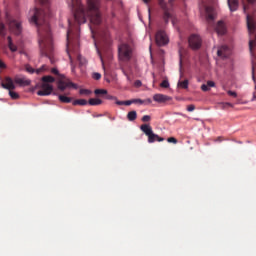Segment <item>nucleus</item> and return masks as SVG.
I'll use <instances>...</instances> for the list:
<instances>
[{
  "mask_svg": "<svg viewBox=\"0 0 256 256\" xmlns=\"http://www.w3.org/2000/svg\"><path fill=\"white\" fill-rule=\"evenodd\" d=\"M38 45L42 57H49L53 53V38L51 37V30L49 27L38 29Z\"/></svg>",
  "mask_w": 256,
  "mask_h": 256,
  "instance_id": "1",
  "label": "nucleus"
},
{
  "mask_svg": "<svg viewBox=\"0 0 256 256\" xmlns=\"http://www.w3.org/2000/svg\"><path fill=\"white\" fill-rule=\"evenodd\" d=\"M71 8L74 12V18L75 21H77V23L79 25L83 24V23H87V15H89V12L85 11V7H83V5H81V1L80 0H71Z\"/></svg>",
  "mask_w": 256,
  "mask_h": 256,
  "instance_id": "2",
  "label": "nucleus"
},
{
  "mask_svg": "<svg viewBox=\"0 0 256 256\" xmlns=\"http://www.w3.org/2000/svg\"><path fill=\"white\" fill-rule=\"evenodd\" d=\"M87 5L90 15V21L94 25H99L101 23V12H99V7H101V0H87Z\"/></svg>",
  "mask_w": 256,
  "mask_h": 256,
  "instance_id": "3",
  "label": "nucleus"
},
{
  "mask_svg": "<svg viewBox=\"0 0 256 256\" xmlns=\"http://www.w3.org/2000/svg\"><path fill=\"white\" fill-rule=\"evenodd\" d=\"M28 20L29 23L32 25H36V27H39L44 21H45V13L43 10H39L37 8H33L28 13Z\"/></svg>",
  "mask_w": 256,
  "mask_h": 256,
  "instance_id": "4",
  "label": "nucleus"
},
{
  "mask_svg": "<svg viewBox=\"0 0 256 256\" xmlns=\"http://www.w3.org/2000/svg\"><path fill=\"white\" fill-rule=\"evenodd\" d=\"M118 57L120 61H131L133 57V48L127 43H122L118 46Z\"/></svg>",
  "mask_w": 256,
  "mask_h": 256,
  "instance_id": "5",
  "label": "nucleus"
},
{
  "mask_svg": "<svg viewBox=\"0 0 256 256\" xmlns=\"http://www.w3.org/2000/svg\"><path fill=\"white\" fill-rule=\"evenodd\" d=\"M140 129L148 137V143H155V141H158L161 143V141H165L164 138L159 137V135L153 133V128L149 124L141 125Z\"/></svg>",
  "mask_w": 256,
  "mask_h": 256,
  "instance_id": "6",
  "label": "nucleus"
},
{
  "mask_svg": "<svg viewBox=\"0 0 256 256\" xmlns=\"http://www.w3.org/2000/svg\"><path fill=\"white\" fill-rule=\"evenodd\" d=\"M199 9L201 15H204L207 21H213V19H215V15H217V13L215 12V8L207 5L205 2H202L199 5Z\"/></svg>",
  "mask_w": 256,
  "mask_h": 256,
  "instance_id": "7",
  "label": "nucleus"
},
{
  "mask_svg": "<svg viewBox=\"0 0 256 256\" xmlns=\"http://www.w3.org/2000/svg\"><path fill=\"white\" fill-rule=\"evenodd\" d=\"M8 27L12 35H16L17 37H19V35L23 33V26L21 25V21L15 18H11L8 20Z\"/></svg>",
  "mask_w": 256,
  "mask_h": 256,
  "instance_id": "8",
  "label": "nucleus"
},
{
  "mask_svg": "<svg viewBox=\"0 0 256 256\" xmlns=\"http://www.w3.org/2000/svg\"><path fill=\"white\" fill-rule=\"evenodd\" d=\"M173 1L175 0H168V3L165 4L164 0H159V5L164 11L163 19L165 23H169V19L173 17V15L171 14V9H173Z\"/></svg>",
  "mask_w": 256,
  "mask_h": 256,
  "instance_id": "9",
  "label": "nucleus"
},
{
  "mask_svg": "<svg viewBox=\"0 0 256 256\" xmlns=\"http://www.w3.org/2000/svg\"><path fill=\"white\" fill-rule=\"evenodd\" d=\"M155 39H156V44L158 45V47H164V45L169 44V36L163 30H159L156 33Z\"/></svg>",
  "mask_w": 256,
  "mask_h": 256,
  "instance_id": "10",
  "label": "nucleus"
},
{
  "mask_svg": "<svg viewBox=\"0 0 256 256\" xmlns=\"http://www.w3.org/2000/svg\"><path fill=\"white\" fill-rule=\"evenodd\" d=\"M189 47L193 49V51H197V49H201V45L203 41L201 40V36L197 34H193L188 39Z\"/></svg>",
  "mask_w": 256,
  "mask_h": 256,
  "instance_id": "11",
  "label": "nucleus"
},
{
  "mask_svg": "<svg viewBox=\"0 0 256 256\" xmlns=\"http://www.w3.org/2000/svg\"><path fill=\"white\" fill-rule=\"evenodd\" d=\"M57 85H58V89L60 91H65V89H69L71 87L73 89H77V87H78L77 84L71 82V80H69L67 78L59 80Z\"/></svg>",
  "mask_w": 256,
  "mask_h": 256,
  "instance_id": "12",
  "label": "nucleus"
},
{
  "mask_svg": "<svg viewBox=\"0 0 256 256\" xmlns=\"http://www.w3.org/2000/svg\"><path fill=\"white\" fill-rule=\"evenodd\" d=\"M51 93H53V85L49 83H43L41 85V90L37 92V95L40 97H45L47 95H51Z\"/></svg>",
  "mask_w": 256,
  "mask_h": 256,
  "instance_id": "13",
  "label": "nucleus"
},
{
  "mask_svg": "<svg viewBox=\"0 0 256 256\" xmlns=\"http://www.w3.org/2000/svg\"><path fill=\"white\" fill-rule=\"evenodd\" d=\"M217 55H218V57H221V59H227V57H229V55H231V48L223 45L218 48Z\"/></svg>",
  "mask_w": 256,
  "mask_h": 256,
  "instance_id": "14",
  "label": "nucleus"
},
{
  "mask_svg": "<svg viewBox=\"0 0 256 256\" xmlns=\"http://www.w3.org/2000/svg\"><path fill=\"white\" fill-rule=\"evenodd\" d=\"M14 83L20 85V87H28V85H31V80L27 79L25 76H16Z\"/></svg>",
  "mask_w": 256,
  "mask_h": 256,
  "instance_id": "15",
  "label": "nucleus"
},
{
  "mask_svg": "<svg viewBox=\"0 0 256 256\" xmlns=\"http://www.w3.org/2000/svg\"><path fill=\"white\" fill-rule=\"evenodd\" d=\"M153 101L156 103H167V101H171V97L165 94H154Z\"/></svg>",
  "mask_w": 256,
  "mask_h": 256,
  "instance_id": "16",
  "label": "nucleus"
},
{
  "mask_svg": "<svg viewBox=\"0 0 256 256\" xmlns=\"http://www.w3.org/2000/svg\"><path fill=\"white\" fill-rule=\"evenodd\" d=\"M3 89H8V91H13L15 89V82H13V79L7 77L5 79V82L1 84Z\"/></svg>",
  "mask_w": 256,
  "mask_h": 256,
  "instance_id": "17",
  "label": "nucleus"
},
{
  "mask_svg": "<svg viewBox=\"0 0 256 256\" xmlns=\"http://www.w3.org/2000/svg\"><path fill=\"white\" fill-rule=\"evenodd\" d=\"M215 29L218 35H225V33H227V26H225L223 21H219Z\"/></svg>",
  "mask_w": 256,
  "mask_h": 256,
  "instance_id": "18",
  "label": "nucleus"
},
{
  "mask_svg": "<svg viewBox=\"0 0 256 256\" xmlns=\"http://www.w3.org/2000/svg\"><path fill=\"white\" fill-rule=\"evenodd\" d=\"M228 6L231 12L239 9V0H228Z\"/></svg>",
  "mask_w": 256,
  "mask_h": 256,
  "instance_id": "19",
  "label": "nucleus"
},
{
  "mask_svg": "<svg viewBox=\"0 0 256 256\" xmlns=\"http://www.w3.org/2000/svg\"><path fill=\"white\" fill-rule=\"evenodd\" d=\"M7 40H8V49H10L12 53H16V51L18 50V47L13 43V38H11V36H8Z\"/></svg>",
  "mask_w": 256,
  "mask_h": 256,
  "instance_id": "20",
  "label": "nucleus"
},
{
  "mask_svg": "<svg viewBox=\"0 0 256 256\" xmlns=\"http://www.w3.org/2000/svg\"><path fill=\"white\" fill-rule=\"evenodd\" d=\"M127 119L128 121H135V119H137V111L133 110L128 112Z\"/></svg>",
  "mask_w": 256,
  "mask_h": 256,
  "instance_id": "21",
  "label": "nucleus"
},
{
  "mask_svg": "<svg viewBox=\"0 0 256 256\" xmlns=\"http://www.w3.org/2000/svg\"><path fill=\"white\" fill-rule=\"evenodd\" d=\"M88 103H89V105L96 106V105H101V103H103V101L99 98H91V99H89Z\"/></svg>",
  "mask_w": 256,
  "mask_h": 256,
  "instance_id": "22",
  "label": "nucleus"
},
{
  "mask_svg": "<svg viewBox=\"0 0 256 256\" xmlns=\"http://www.w3.org/2000/svg\"><path fill=\"white\" fill-rule=\"evenodd\" d=\"M58 99L61 103H71V101H73L72 98H69L65 95H58Z\"/></svg>",
  "mask_w": 256,
  "mask_h": 256,
  "instance_id": "23",
  "label": "nucleus"
},
{
  "mask_svg": "<svg viewBox=\"0 0 256 256\" xmlns=\"http://www.w3.org/2000/svg\"><path fill=\"white\" fill-rule=\"evenodd\" d=\"M178 87L181 89H188L189 88V80L178 81Z\"/></svg>",
  "mask_w": 256,
  "mask_h": 256,
  "instance_id": "24",
  "label": "nucleus"
},
{
  "mask_svg": "<svg viewBox=\"0 0 256 256\" xmlns=\"http://www.w3.org/2000/svg\"><path fill=\"white\" fill-rule=\"evenodd\" d=\"M72 105H82V106H84V105H87V100H85V99L74 100L72 102Z\"/></svg>",
  "mask_w": 256,
  "mask_h": 256,
  "instance_id": "25",
  "label": "nucleus"
},
{
  "mask_svg": "<svg viewBox=\"0 0 256 256\" xmlns=\"http://www.w3.org/2000/svg\"><path fill=\"white\" fill-rule=\"evenodd\" d=\"M42 81L43 83H54L55 78H53L52 76H44L42 77Z\"/></svg>",
  "mask_w": 256,
  "mask_h": 256,
  "instance_id": "26",
  "label": "nucleus"
},
{
  "mask_svg": "<svg viewBox=\"0 0 256 256\" xmlns=\"http://www.w3.org/2000/svg\"><path fill=\"white\" fill-rule=\"evenodd\" d=\"M0 35H2V37H5V35H7V30L5 29V24L0 23Z\"/></svg>",
  "mask_w": 256,
  "mask_h": 256,
  "instance_id": "27",
  "label": "nucleus"
},
{
  "mask_svg": "<svg viewBox=\"0 0 256 256\" xmlns=\"http://www.w3.org/2000/svg\"><path fill=\"white\" fill-rule=\"evenodd\" d=\"M95 95H107V90L105 89H96L94 91Z\"/></svg>",
  "mask_w": 256,
  "mask_h": 256,
  "instance_id": "28",
  "label": "nucleus"
},
{
  "mask_svg": "<svg viewBox=\"0 0 256 256\" xmlns=\"http://www.w3.org/2000/svg\"><path fill=\"white\" fill-rule=\"evenodd\" d=\"M9 95L11 99H19V94L15 91L9 90Z\"/></svg>",
  "mask_w": 256,
  "mask_h": 256,
  "instance_id": "29",
  "label": "nucleus"
},
{
  "mask_svg": "<svg viewBox=\"0 0 256 256\" xmlns=\"http://www.w3.org/2000/svg\"><path fill=\"white\" fill-rule=\"evenodd\" d=\"M160 87H163L164 89H169V80H163L162 83L160 84Z\"/></svg>",
  "mask_w": 256,
  "mask_h": 256,
  "instance_id": "30",
  "label": "nucleus"
},
{
  "mask_svg": "<svg viewBox=\"0 0 256 256\" xmlns=\"http://www.w3.org/2000/svg\"><path fill=\"white\" fill-rule=\"evenodd\" d=\"M78 61L80 65H87V59L83 58L81 55H78Z\"/></svg>",
  "mask_w": 256,
  "mask_h": 256,
  "instance_id": "31",
  "label": "nucleus"
},
{
  "mask_svg": "<svg viewBox=\"0 0 256 256\" xmlns=\"http://www.w3.org/2000/svg\"><path fill=\"white\" fill-rule=\"evenodd\" d=\"M43 71H47V66L43 65L42 67L35 70V73L39 75L40 73H43Z\"/></svg>",
  "mask_w": 256,
  "mask_h": 256,
  "instance_id": "32",
  "label": "nucleus"
},
{
  "mask_svg": "<svg viewBox=\"0 0 256 256\" xmlns=\"http://www.w3.org/2000/svg\"><path fill=\"white\" fill-rule=\"evenodd\" d=\"M80 95H91V90L89 89H80Z\"/></svg>",
  "mask_w": 256,
  "mask_h": 256,
  "instance_id": "33",
  "label": "nucleus"
},
{
  "mask_svg": "<svg viewBox=\"0 0 256 256\" xmlns=\"http://www.w3.org/2000/svg\"><path fill=\"white\" fill-rule=\"evenodd\" d=\"M179 56H180V69H181V67L183 66V59H182V57H183V48L179 49Z\"/></svg>",
  "mask_w": 256,
  "mask_h": 256,
  "instance_id": "34",
  "label": "nucleus"
},
{
  "mask_svg": "<svg viewBox=\"0 0 256 256\" xmlns=\"http://www.w3.org/2000/svg\"><path fill=\"white\" fill-rule=\"evenodd\" d=\"M26 71L27 73H30L33 75V73H35V69L33 67H31L30 65H26Z\"/></svg>",
  "mask_w": 256,
  "mask_h": 256,
  "instance_id": "35",
  "label": "nucleus"
},
{
  "mask_svg": "<svg viewBox=\"0 0 256 256\" xmlns=\"http://www.w3.org/2000/svg\"><path fill=\"white\" fill-rule=\"evenodd\" d=\"M93 79H95L96 81H99V79H101V73L99 72H95L92 75Z\"/></svg>",
  "mask_w": 256,
  "mask_h": 256,
  "instance_id": "36",
  "label": "nucleus"
},
{
  "mask_svg": "<svg viewBox=\"0 0 256 256\" xmlns=\"http://www.w3.org/2000/svg\"><path fill=\"white\" fill-rule=\"evenodd\" d=\"M142 121H143L144 123H148V121H151V116H149V115H144V116L142 117Z\"/></svg>",
  "mask_w": 256,
  "mask_h": 256,
  "instance_id": "37",
  "label": "nucleus"
},
{
  "mask_svg": "<svg viewBox=\"0 0 256 256\" xmlns=\"http://www.w3.org/2000/svg\"><path fill=\"white\" fill-rule=\"evenodd\" d=\"M132 103H139V105H143L145 103V101L137 98V99H132Z\"/></svg>",
  "mask_w": 256,
  "mask_h": 256,
  "instance_id": "38",
  "label": "nucleus"
},
{
  "mask_svg": "<svg viewBox=\"0 0 256 256\" xmlns=\"http://www.w3.org/2000/svg\"><path fill=\"white\" fill-rule=\"evenodd\" d=\"M227 93L230 95V97L237 98V92L229 90Z\"/></svg>",
  "mask_w": 256,
  "mask_h": 256,
  "instance_id": "39",
  "label": "nucleus"
},
{
  "mask_svg": "<svg viewBox=\"0 0 256 256\" xmlns=\"http://www.w3.org/2000/svg\"><path fill=\"white\" fill-rule=\"evenodd\" d=\"M187 111H189V113L195 111V105L191 104L187 107Z\"/></svg>",
  "mask_w": 256,
  "mask_h": 256,
  "instance_id": "40",
  "label": "nucleus"
},
{
  "mask_svg": "<svg viewBox=\"0 0 256 256\" xmlns=\"http://www.w3.org/2000/svg\"><path fill=\"white\" fill-rule=\"evenodd\" d=\"M144 103L143 105H151V103H153V100H151V98H147L146 100H143Z\"/></svg>",
  "mask_w": 256,
  "mask_h": 256,
  "instance_id": "41",
  "label": "nucleus"
},
{
  "mask_svg": "<svg viewBox=\"0 0 256 256\" xmlns=\"http://www.w3.org/2000/svg\"><path fill=\"white\" fill-rule=\"evenodd\" d=\"M167 141H168V143H174V144L177 143V139H175L174 137L168 138Z\"/></svg>",
  "mask_w": 256,
  "mask_h": 256,
  "instance_id": "42",
  "label": "nucleus"
},
{
  "mask_svg": "<svg viewBox=\"0 0 256 256\" xmlns=\"http://www.w3.org/2000/svg\"><path fill=\"white\" fill-rule=\"evenodd\" d=\"M141 85H143V83L141 82V80H136L134 82V87H141Z\"/></svg>",
  "mask_w": 256,
  "mask_h": 256,
  "instance_id": "43",
  "label": "nucleus"
},
{
  "mask_svg": "<svg viewBox=\"0 0 256 256\" xmlns=\"http://www.w3.org/2000/svg\"><path fill=\"white\" fill-rule=\"evenodd\" d=\"M106 99H108L109 101H117V97L111 95L106 96Z\"/></svg>",
  "mask_w": 256,
  "mask_h": 256,
  "instance_id": "44",
  "label": "nucleus"
},
{
  "mask_svg": "<svg viewBox=\"0 0 256 256\" xmlns=\"http://www.w3.org/2000/svg\"><path fill=\"white\" fill-rule=\"evenodd\" d=\"M69 59H70L71 67H72V72L74 73L75 72V65H73V58H71V55H69Z\"/></svg>",
  "mask_w": 256,
  "mask_h": 256,
  "instance_id": "45",
  "label": "nucleus"
},
{
  "mask_svg": "<svg viewBox=\"0 0 256 256\" xmlns=\"http://www.w3.org/2000/svg\"><path fill=\"white\" fill-rule=\"evenodd\" d=\"M202 91H209V86L207 84H203L201 86Z\"/></svg>",
  "mask_w": 256,
  "mask_h": 256,
  "instance_id": "46",
  "label": "nucleus"
},
{
  "mask_svg": "<svg viewBox=\"0 0 256 256\" xmlns=\"http://www.w3.org/2000/svg\"><path fill=\"white\" fill-rule=\"evenodd\" d=\"M124 105L126 106L133 105V100L124 101Z\"/></svg>",
  "mask_w": 256,
  "mask_h": 256,
  "instance_id": "47",
  "label": "nucleus"
},
{
  "mask_svg": "<svg viewBox=\"0 0 256 256\" xmlns=\"http://www.w3.org/2000/svg\"><path fill=\"white\" fill-rule=\"evenodd\" d=\"M51 72L54 74V75H59V70L57 68H52Z\"/></svg>",
  "mask_w": 256,
  "mask_h": 256,
  "instance_id": "48",
  "label": "nucleus"
},
{
  "mask_svg": "<svg viewBox=\"0 0 256 256\" xmlns=\"http://www.w3.org/2000/svg\"><path fill=\"white\" fill-rule=\"evenodd\" d=\"M20 55H24L25 57L29 58V54H27V52H25V50H21L19 51Z\"/></svg>",
  "mask_w": 256,
  "mask_h": 256,
  "instance_id": "49",
  "label": "nucleus"
},
{
  "mask_svg": "<svg viewBox=\"0 0 256 256\" xmlns=\"http://www.w3.org/2000/svg\"><path fill=\"white\" fill-rule=\"evenodd\" d=\"M123 75H125V77L127 78V81L131 82V78L129 77V75L127 74V72H125V70H122Z\"/></svg>",
  "mask_w": 256,
  "mask_h": 256,
  "instance_id": "50",
  "label": "nucleus"
},
{
  "mask_svg": "<svg viewBox=\"0 0 256 256\" xmlns=\"http://www.w3.org/2000/svg\"><path fill=\"white\" fill-rule=\"evenodd\" d=\"M207 86L208 87H215V83L213 81H208Z\"/></svg>",
  "mask_w": 256,
  "mask_h": 256,
  "instance_id": "51",
  "label": "nucleus"
},
{
  "mask_svg": "<svg viewBox=\"0 0 256 256\" xmlns=\"http://www.w3.org/2000/svg\"><path fill=\"white\" fill-rule=\"evenodd\" d=\"M38 3H41V5H45V3H48L49 0H36Z\"/></svg>",
  "mask_w": 256,
  "mask_h": 256,
  "instance_id": "52",
  "label": "nucleus"
},
{
  "mask_svg": "<svg viewBox=\"0 0 256 256\" xmlns=\"http://www.w3.org/2000/svg\"><path fill=\"white\" fill-rule=\"evenodd\" d=\"M252 79L255 83V67H252Z\"/></svg>",
  "mask_w": 256,
  "mask_h": 256,
  "instance_id": "53",
  "label": "nucleus"
},
{
  "mask_svg": "<svg viewBox=\"0 0 256 256\" xmlns=\"http://www.w3.org/2000/svg\"><path fill=\"white\" fill-rule=\"evenodd\" d=\"M116 105H125V101H119L116 98Z\"/></svg>",
  "mask_w": 256,
  "mask_h": 256,
  "instance_id": "54",
  "label": "nucleus"
},
{
  "mask_svg": "<svg viewBox=\"0 0 256 256\" xmlns=\"http://www.w3.org/2000/svg\"><path fill=\"white\" fill-rule=\"evenodd\" d=\"M7 67L3 61L0 60V69H5Z\"/></svg>",
  "mask_w": 256,
  "mask_h": 256,
  "instance_id": "55",
  "label": "nucleus"
},
{
  "mask_svg": "<svg viewBox=\"0 0 256 256\" xmlns=\"http://www.w3.org/2000/svg\"><path fill=\"white\" fill-rule=\"evenodd\" d=\"M71 34V29L67 31V39H69V35Z\"/></svg>",
  "mask_w": 256,
  "mask_h": 256,
  "instance_id": "56",
  "label": "nucleus"
},
{
  "mask_svg": "<svg viewBox=\"0 0 256 256\" xmlns=\"http://www.w3.org/2000/svg\"><path fill=\"white\" fill-rule=\"evenodd\" d=\"M100 59H101L102 67H103V69H105V64L103 63V58L100 57Z\"/></svg>",
  "mask_w": 256,
  "mask_h": 256,
  "instance_id": "57",
  "label": "nucleus"
},
{
  "mask_svg": "<svg viewBox=\"0 0 256 256\" xmlns=\"http://www.w3.org/2000/svg\"><path fill=\"white\" fill-rule=\"evenodd\" d=\"M148 17H149V19H151V9H148Z\"/></svg>",
  "mask_w": 256,
  "mask_h": 256,
  "instance_id": "58",
  "label": "nucleus"
},
{
  "mask_svg": "<svg viewBox=\"0 0 256 256\" xmlns=\"http://www.w3.org/2000/svg\"><path fill=\"white\" fill-rule=\"evenodd\" d=\"M252 101H256V95H253Z\"/></svg>",
  "mask_w": 256,
  "mask_h": 256,
  "instance_id": "59",
  "label": "nucleus"
},
{
  "mask_svg": "<svg viewBox=\"0 0 256 256\" xmlns=\"http://www.w3.org/2000/svg\"><path fill=\"white\" fill-rule=\"evenodd\" d=\"M248 3H255V0H248Z\"/></svg>",
  "mask_w": 256,
  "mask_h": 256,
  "instance_id": "60",
  "label": "nucleus"
},
{
  "mask_svg": "<svg viewBox=\"0 0 256 256\" xmlns=\"http://www.w3.org/2000/svg\"><path fill=\"white\" fill-rule=\"evenodd\" d=\"M244 13H247V6H244Z\"/></svg>",
  "mask_w": 256,
  "mask_h": 256,
  "instance_id": "61",
  "label": "nucleus"
},
{
  "mask_svg": "<svg viewBox=\"0 0 256 256\" xmlns=\"http://www.w3.org/2000/svg\"><path fill=\"white\" fill-rule=\"evenodd\" d=\"M172 25L175 26V19H172Z\"/></svg>",
  "mask_w": 256,
  "mask_h": 256,
  "instance_id": "62",
  "label": "nucleus"
},
{
  "mask_svg": "<svg viewBox=\"0 0 256 256\" xmlns=\"http://www.w3.org/2000/svg\"><path fill=\"white\" fill-rule=\"evenodd\" d=\"M145 3H146V5L149 3V0H143Z\"/></svg>",
  "mask_w": 256,
  "mask_h": 256,
  "instance_id": "63",
  "label": "nucleus"
},
{
  "mask_svg": "<svg viewBox=\"0 0 256 256\" xmlns=\"http://www.w3.org/2000/svg\"><path fill=\"white\" fill-rule=\"evenodd\" d=\"M68 24H69V26L71 27V21H70V20H68Z\"/></svg>",
  "mask_w": 256,
  "mask_h": 256,
  "instance_id": "64",
  "label": "nucleus"
}]
</instances>
